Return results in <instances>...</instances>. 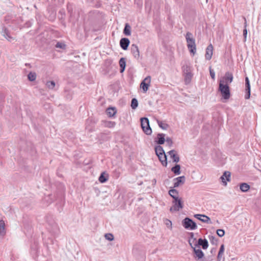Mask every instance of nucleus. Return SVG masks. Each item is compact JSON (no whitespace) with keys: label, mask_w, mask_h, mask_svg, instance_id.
Wrapping results in <instances>:
<instances>
[{"label":"nucleus","mask_w":261,"mask_h":261,"mask_svg":"<svg viewBox=\"0 0 261 261\" xmlns=\"http://www.w3.org/2000/svg\"><path fill=\"white\" fill-rule=\"evenodd\" d=\"M155 152L161 164L164 167H167V158L163 148L160 145L156 146L155 147Z\"/></svg>","instance_id":"f257e3e1"},{"label":"nucleus","mask_w":261,"mask_h":261,"mask_svg":"<svg viewBox=\"0 0 261 261\" xmlns=\"http://www.w3.org/2000/svg\"><path fill=\"white\" fill-rule=\"evenodd\" d=\"M186 39L187 43V47L190 52L193 55H194L196 53V45L195 40L192 34L190 32H187L186 35Z\"/></svg>","instance_id":"f03ea898"},{"label":"nucleus","mask_w":261,"mask_h":261,"mask_svg":"<svg viewBox=\"0 0 261 261\" xmlns=\"http://www.w3.org/2000/svg\"><path fill=\"white\" fill-rule=\"evenodd\" d=\"M218 90L221 92L223 98L228 100L230 98V92L228 84H224L223 81H220Z\"/></svg>","instance_id":"7ed1b4c3"},{"label":"nucleus","mask_w":261,"mask_h":261,"mask_svg":"<svg viewBox=\"0 0 261 261\" xmlns=\"http://www.w3.org/2000/svg\"><path fill=\"white\" fill-rule=\"evenodd\" d=\"M173 205L170 208L171 212H178L184 207V204L181 198L174 199L172 201Z\"/></svg>","instance_id":"20e7f679"},{"label":"nucleus","mask_w":261,"mask_h":261,"mask_svg":"<svg viewBox=\"0 0 261 261\" xmlns=\"http://www.w3.org/2000/svg\"><path fill=\"white\" fill-rule=\"evenodd\" d=\"M141 127L143 132L147 135L152 133V130L149 125V119L147 118H142L141 119Z\"/></svg>","instance_id":"39448f33"},{"label":"nucleus","mask_w":261,"mask_h":261,"mask_svg":"<svg viewBox=\"0 0 261 261\" xmlns=\"http://www.w3.org/2000/svg\"><path fill=\"white\" fill-rule=\"evenodd\" d=\"M182 224L186 229L194 230L197 228L196 223L189 218H185L182 221Z\"/></svg>","instance_id":"423d86ee"},{"label":"nucleus","mask_w":261,"mask_h":261,"mask_svg":"<svg viewBox=\"0 0 261 261\" xmlns=\"http://www.w3.org/2000/svg\"><path fill=\"white\" fill-rule=\"evenodd\" d=\"M150 82L151 77L150 76H148L145 78V79L141 83L140 87L144 92H146L148 90L150 86Z\"/></svg>","instance_id":"0eeeda50"},{"label":"nucleus","mask_w":261,"mask_h":261,"mask_svg":"<svg viewBox=\"0 0 261 261\" xmlns=\"http://www.w3.org/2000/svg\"><path fill=\"white\" fill-rule=\"evenodd\" d=\"M230 172L226 171L223 173V175L221 176L220 179L224 186H226L227 185V182L230 181Z\"/></svg>","instance_id":"6e6552de"},{"label":"nucleus","mask_w":261,"mask_h":261,"mask_svg":"<svg viewBox=\"0 0 261 261\" xmlns=\"http://www.w3.org/2000/svg\"><path fill=\"white\" fill-rule=\"evenodd\" d=\"M193 249L194 250V254L195 255V257L196 258H197V259H200L203 257L204 255L203 252L201 250L200 246H198V245L194 246Z\"/></svg>","instance_id":"1a4fd4ad"},{"label":"nucleus","mask_w":261,"mask_h":261,"mask_svg":"<svg viewBox=\"0 0 261 261\" xmlns=\"http://www.w3.org/2000/svg\"><path fill=\"white\" fill-rule=\"evenodd\" d=\"M214 47L212 44H209L206 48L205 57L206 60H210L213 55Z\"/></svg>","instance_id":"9d476101"},{"label":"nucleus","mask_w":261,"mask_h":261,"mask_svg":"<svg viewBox=\"0 0 261 261\" xmlns=\"http://www.w3.org/2000/svg\"><path fill=\"white\" fill-rule=\"evenodd\" d=\"M194 217L202 222L207 223H211L210 218L205 215L195 214L194 215Z\"/></svg>","instance_id":"9b49d317"},{"label":"nucleus","mask_w":261,"mask_h":261,"mask_svg":"<svg viewBox=\"0 0 261 261\" xmlns=\"http://www.w3.org/2000/svg\"><path fill=\"white\" fill-rule=\"evenodd\" d=\"M174 163H178L179 161V156L176 150L173 149L167 152Z\"/></svg>","instance_id":"f8f14e48"},{"label":"nucleus","mask_w":261,"mask_h":261,"mask_svg":"<svg viewBox=\"0 0 261 261\" xmlns=\"http://www.w3.org/2000/svg\"><path fill=\"white\" fill-rule=\"evenodd\" d=\"M233 80V75L231 73L229 72H227L225 74V76L223 77L222 80H221L220 81H223V84H227L231 83Z\"/></svg>","instance_id":"ddd939ff"},{"label":"nucleus","mask_w":261,"mask_h":261,"mask_svg":"<svg viewBox=\"0 0 261 261\" xmlns=\"http://www.w3.org/2000/svg\"><path fill=\"white\" fill-rule=\"evenodd\" d=\"M131 51L135 59H138L140 58V51L138 46L136 44H133L132 45Z\"/></svg>","instance_id":"4468645a"},{"label":"nucleus","mask_w":261,"mask_h":261,"mask_svg":"<svg viewBox=\"0 0 261 261\" xmlns=\"http://www.w3.org/2000/svg\"><path fill=\"white\" fill-rule=\"evenodd\" d=\"M174 188H177L185 183V177L184 176H181L175 178L174 179Z\"/></svg>","instance_id":"2eb2a0df"},{"label":"nucleus","mask_w":261,"mask_h":261,"mask_svg":"<svg viewBox=\"0 0 261 261\" xmlns=\"http://www.w3.org/2000/svg\"><path fill=\"white\" fill-rule=\"evenodd\" d=\"M129 44L130 41L129 39L126 38H123L121 39L120 41V45L121 47L125 50L128 48Z\"/></svg>","instance_id":"dca6fc26"},{"label":"nucleus","mask_w":261,"mask_h":261,"mask_svg":"<svg viewBox=\"0 0 261 261\" xmlns=\"http://www.w3.org/2000/svg\"><path fill=\"white\" fill-rule=\"evenodd\" d=\"M245 83H246V91L247 94L245 95V98L248 99L250 97V85L249 83V78L248 77H246L245 78Z\"/></svg>","instance_id":"f3484780"},{"label":"nucleus","mask_w":261,"mask_h":261,"mask_svg":"<svg viewBox=\"0 0 261 261\" xmlns=\"http://www.w3.org/2000/svg\"><path fill=\"white\" fill-rule=\"evenodd\" d=\"M197 245L202 246L203 249H206L208 247V243L207 240L200 238L198 241Z\"/></svg>","instance_id":"a211bd4d"},{"label":"nucleus","mask_w":261,"mask_h":261,"mask_svg":"<svg viewBox=\"0 0 261 261\" xmlns=\"http://www.w3.org/2000/svg\"><path fill=\"white\" fill-rule=\"evenodd\" d=\"M189 243L192 248L194 246H197L196 239L194 237V234L193 232L190 233V237L189 239Z\"/></svg>","instance_id":"6ab92c4d"},{"label":"nucleus","mask_w":261,"mask_h":261,"mask_svg":"<svg viewBox=\"0 0 261 261\" xmlns=\"http://www.w3.org/2000/svg\"><path fill=\"white\" fill-rule=\"evenodd\" d=\"M250 188V186L247 183L243 182L240 185V189L243 192H246L248 191Z\"/></svg>","instance_id":"aec40b11"},{"label":"nucleus","mask_w":261,"mask_h":261,"mask_svg":"<svg viewBox=\"0 0 261 261\" xmlns=\"http://www.w3.org/2000/svg\"><path fill=\"white\" fill-rule=\"evenodd\" d=\"M169 194L174 199L180 198L179 197L178 192L175 189H171L169 191Z\"/></svg>","instance_id":"412c9836"},{"label":"nucleus","mask_w":261,"mask_h":261,"mask_svg":"<svg viewBox=\"0 0 261 261\" xmlns=\"http://www.w3.org/2000/svg\"><path fill=\"white\" fill-rule=\"evenodd\" d=\"M6 234L5 223L4 220H0V236L4 237Z\"/></svg>","instance_id":"4be33fe9"},{"label":"nucleus","mask_w":261,"mask_h":261,"mask_svg":"<svg viewBox=\"0 0 261 261\" xmlns=\"http://www.w3.org/2000/svg\"><path fill=\"white\" fill-rule=\"evenodd\" d=\"M119 64L120 66V72H124L126 66V60L124 58H121L119 60Z\"/></svg>","instance_id":"5701e85b"},{"label":"nucleus","mask_w":261,"mask_h":261,"mask_svg":"<svg viewBox=\"0 0 261 261\" xmlns=\"http://www.w3.org/2000/svg\"><path fill=\"white\" fill-rule=\"evenodd\" d=\"M108 175L103 172L100 175L98 180L101 183H104L108 180Z\"/></svg>","instance_id":"b1692460"},{"label":"nucleus","mask_w":261,"mask_h":261,"mask_svg":"<svg viewBox=\"0 0 261 261\" xmlns=\"http://www.w3.org/2000/svg\"><path fill=\"white\" fill-rule=\"evenodd\" d=\"M165 137V134H159L158 135V138L159 140L157 142L159 145L163 144L165 143L166 140Z\"/></svg>","instance_id":"393cba45"},{"label":"nucleus","mask_w":261,"mask_h":261,"mask_svg":"<svg viewBox=\"0 0 261 261\" xmlns=\"http://www.w3.org/2000/svg\"><path fill=\"white\" fill-rule=\"evenodd\" d=\"M171 171L175 175H179L180 173V166L178 164H176L174 167L171 168Z\"/></svg>","instance_id":"a878e982"},{"label":"nucleus","mask_w":261,"mask_h":261,"mask_svg":"<svg viewBox=\"0 0 261 261\" xmlns=\"http://www.w3.org/2000/svg\"><path fill=\"white\" fill-rule=\"evenodd\" d=\"M126 36H130L131 34V27L128 23H126L123 31Z\"/></svg>","instance_id":"bb28decb"},{"label":"nucleus","mask_w":261,"mask_h":261,"mask_svg":"<svg viewBox=\"0 0 261 261\" xmlns=\"http://www.w3.org/2000/svg\"><path fill=\"white\" fill-rule=\"evenodd\" d=\"M156 121H157V123H158L159 126L162 129H163L164 130H166L168 128L169 125L168 124H167L166 123H164L159 120H157Z\"/></svg>","instance_id":"cd10ccee"},{"label":"nucleus","mask_w":261,"mask_h":261,"mask_svg":"<svg viewBox=\"0 0 261 261\" xmlns=\"http://www.w3.org/2000/svg\"><path fill=\"white\" fill-rule=\"evenodd\" d=\"M224 250V245L222 244L221 245V247H220V250L219 251L218 254V260H220L222 258Z\"/></svg>","instance_id":"c85d7f7f"},{"label":"nucleus","mask_w":261,"mask_h":261,"mask_svg":"<svg viewBox=\"0 0 261 261\" xmlns=\"http://www.w3.org/2000/svg\"><path fill=\"white\" fill-rule=\"evenodd\" d=\"M36 76V73L34 72H30L28 75V79L31 82L35 81Z\"/></svg>","instance_id":"c756f323"},{"label":"nucleus","mask_w":261,"mask_h":261,"mask_svg":"<svg viewBox=\"0 0 261 261\" xmlns=\"http://www.w3.org/2000/svg\"><path fill=\"white\" fill-rule=\"evenodd\" d=\"M107 113L110 117H113L115 115L116 111L114 108H109L107 109Z\"/></svg>","instance_id":"7c9ffc66"},{"label":"nucleus","mask_w":261,"mask_h":261,"mask_svg":"<svg viewBox=\"0 0 261 261\" xmlns=\"http://www.w3.org/2000/svg\"><path fill=\"white\" fill-rule=\"evenodd\" d=\"M138 106V101L136 98H134L132 100L131 107L133 109H136Z\"/></svg>","instance_id":"2f4dec72"},{"label":"nucleus","mask_w":261,"mask_h":261,"mask_svg":"<svg viewBox=\"0 0 261 261\" xmlns=\"http://www.w3.org/2000/svg\"><path fill=\"white\" fill-rule=\"evenodd\" d=\"M46 86L48 89H53L55 87V83L54 81H48L46 83Z\"/></svg>","instance_id":"473e14b6"},{"label":"nucleus","mask_w":261,"mask_h":261,"mask_svg":"<svg viewBox=\"0 0 261 261\" xmlns=\"http://www.w3.org/2000/svg\"><path fill=\"white\" fill-rule=\"evenodd\" d=\"M209 239H210V241H211V242L213 244H217V243L218 242V240L214 236H209Z\"/></svg>","instance_id":"72a5a7b5"},{"label":"nucleus","mask_w":261,"mask_h":261,"mask_svg":"<svg viewBox=\"0 0 261 261\" xmlns=\"http://www.w3.org/2000/svg\"><path fill=\"white\" fill-rule=\"evenodd\" d=\"M217 234L220 237H222L225 234V231L222 229H219L217 230Z\"/></svg>","instance_id":"f704fd0d"},{"label":"nucleus","mask_w":261,"mask_h":261,"mask_svg":"<svg viewBox=\"0 0 261 261\" xmlns=\"http://www.w3.org/2000/svg\"><path fill=\"white\" fill-rule=\"evenodd\" d=\"M105 238L109 241H113L114 240V236L112 233H106L105 234Z\"/></svg>","instance_id":"c9c22d12"},{"label":"nucleus","mask_w":261,"mask_h":261,"mask_svg":"<svg viewBox=\"0 0 261 261\" xmlns=\"http://www.w3.org/2000/svg\"><path fill=\"white\" fill-rule=\"evenodd\" d=\"M56 46L57 48L65 49L66 47V45L64 43H62V42H58L56 44Z\"/></svg>","instance_id":"e433bc0d"},{"label":"nucleus","mask_w":261,"mask_h":261,"mask_svg":"<svg viewBox=\"0 0 261 261\" xmlns=\"http://www.w3.org/2000/svg\"><path fill=\"white\" fill-rule=\"evenodd\" d=\"M165 224L168 227H169L170 229H172V222L170 220H169L168 219H166L165 221Z\"/></svg>","instance_id":"4c0bfd02"},{"label":"nucleus","mask_w":261,"mask_h":261,"mask_svg":"<svg viewBox=\"0 0 261 261\" xmlns=\"http://www.w3.org/2000/svg\"><path fill=\"white\" fill-rule=\"evenodd\" d=\"M165 141H166V143L169 145V146L171 147L172 146L173 142L171 138L167 137Z\"/></svg>","instance_id":"58836bf2"},{"label":"nucleus","mask_w":261,"mask_h":261,"mask_svg":"<svg viewBox=\"0 0 261 261\" xmlns=\"http://www.w3.org/2000/svg\"><path fill=\"white\" fill-rule=\"evenodd\" d=\"M246 26H247V24H246V22L245 24V29L243 30V35L244 36L245 41L246 40L247 35V30L246 28Z\"/></svg>","instance_id":"ea45409f"},{"label":"nucleus","mask_w":261,"mask_h":261,"mask_svg":"<svg viewBox=\"0 0 261 261\" xmlns=\"http://www.w3.org/2000/svg\"><path fill=\"white\" fill-rule=\"evenodd\" d=\"M210 73L212 79L215 80V73L212 70L211 67H210Z\"/></svg>","instance_id":"a19ab883"},{"label":"nucleus","mask_w":261,"mask_h":261,"mask_svg":"<svg viewBox=\"0 0 261 261\" xmlns=\"http://www.w3.org/2000/svg\"><path fill=\"white\" fill-rule=\"evenodd\" d=\"M192 76V74H191L190 71H189V73H188L187 74V78H186V81H187V79H189V82L190 83L191 82Z\"/></svg>","instance_id":"79ce46f5"},{"label":"nucleus","mask_w":261,"mask_h":261,"mask_svg":"<svg viewBox=\"0 0 261 261\" xmlns=\"http://www.w3.org/2000/svg\"><path fill=\"white\" fill-rule=\"evenodd\" d=\"M7 37H5V38L8 40H10V39H11L12 38L9 36L8 35V34H7Z\"/></svg>","instance_id":"37998d69"},{"label":"nucleus","mask_w":261,"mask_h":261,"mask_svg":"<svg viewBox=\"0 0 261 261\" xmlns=\"http://www.w3.org/2000/svg\"><path fill=\"white\" fill-rule=\"evenodd\" d=\"M109 123L111 124V125H110L111 127H113V126H114L115 125V123L114 122H110Z\"/></svg>","instance_id":"c03bdc74"},{"label":"nucleus","mask_w":261,"mask_h":261,"mask_svg":"<svg viewBox=\"0 0 261 261\" xmlns=\"http://www.w3.org/2000/svg\"><path fill=\"white\" fill-rule=\"evenodd\" d=\"M111 62H112V61H111V60H110V61H109V63H111Z\"/></svg>","instance_id":"a18cd8bd"}]
</instances>
